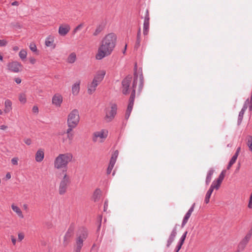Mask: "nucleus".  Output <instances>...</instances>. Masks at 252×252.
<instances>
[{
  "label": "nucleus",
  "instance_id": "f257e3e1",
  "mask_svg": "<svg viewBox=\"0 0 252 252\" xmlns=\"http://www.w3.org/2000/svg\"><path fill=\"white\" fill-rule=\"evenodd\" d=\"M117 41V36L114 33L107 34L102 39L98 53L96 55L97 60H101L110 55L114 50Z\"/></svg>",
  "mask_w": 252,
  "mask_h": 252
},
{
  "label": "nucleus",
  "instance_id": "f03ea898",
  "mask_svg": "<svg viewBox=\"0 0 252 252\" xmlns=\"http://www.w3.org/2000/svg\"><path fill=\"white\" fill-rule=\"evenodd\" d=\"M88 236V231L86 228L84 227L79 228L76 233L75 244L74 248V252H81L83 246V242L87 238Z\"/></svg>",
  "mask_w": 252,
  "mask_h": 252
},
{
  "label": "nucleus",
  "instance_id": "7ed1b4c3",
  "mask_svg": "<svg viewBox=\"0 0 252 252\" xmlns=\"http://www.w3.org/2000/svg\"><path fill=\"white\" fill-rule=\"evenodd\" d=\"M72 154L69 153L60 154L54 160V167L58 169H66L67 164L72 160Z\"/></svg>",
  "mask_w": 252,
  "mask_h": 252
},
{
  "label": "nucleus",
  "instance_id": "20e7f679",
  "mask_svg": "<svg viewBox=\"0 0 252 252\" xmlns=\"http://www.w3.org/2000/svg\"><path fill=\"white\" fill-rule=\"evenodd\" d=\"M137 69V64L135 63V67H134V75L135 74V73H136L137 75L138 76L137 73L136 72ZM135 76L134 75V77ZM133 79H134V77L133 78ZM132 80V77L131 75H127L123 80L122 81V86L121 87V90L122 91V93L124 95H127L129 94L130 90L131 91V93L132 92V86L133 85V83H132L131 86V83ZM134 80H133L132 83H133Z\"/></svg>",
  "mask_w": 252,
  "mask_h": 252
},
{
  "label": "nucleus",
  "instance_id": "39448f33",
  "mask_svg": "<svg viewBox=\"0 0 252 252\" xmlns=\"http://www.w3.org/2000/svg\"><path fill=\"white\" fill-rule=\"evenodd\" d=\"M134 76V79L132 86V90L129 98L128 104L125 114V119L126 120H128L130 115L135 98V89L137 83V75L136 73H135Z\"/></svg>",
  "mask_w": 252,
  "mask_h": 252
},
{
  "label": "nucleus",
  "instance_id": "423d86ee",
  "mask_svg": "<svg viewBox=\"0 0 252 252\" xmlns=\"http://www.w3.org/2000/svg\"><path fill=\"white\" fill-rule=\"evenodd\" d=\"M117 105L115 103H111L110 106L105 108L104 110L105 114V121L107 123L112 121L117 114Z\"/></svg>",
  "mask_w": 252,
  "mask_h": 252
},
{
  "label": "nucleus",
  "instance_id": "0eeeda50",
  "mask_svg": "<svg viewBox=\"0 0 252 252\" xmlns=\"http://www.w3.org/2000/svg\"><path fill=\"white\" fill-rule=\"evenodd\" d=\"M66 171L67 169L63 170V173L64 174L59 185V193L60 195H63L66 192L71 182L70 177L67 175Z\"/></svg>",
  "mask_w": 252,
  "mask_h": 252
},
{
  "label": "nucleus",
  "instance_id": "6e6552de",
  "mask_svg": "<svg viewBox=\"0 0 252 252\" xmlns=\"http://www.w3.org/2000/svg\"><path fill=\"white\" fill-rule=\"evenodd\" d=\"M139 14L141 19H144L143 24V34L147 35L148 33L150 27V15L148 9H140Z\"/></svg>",
  "mask_w": 252,
  "mask_h": 252
},
{
  "label": "nucleus",
  "instance_id": "1a4fd4ad",
  "mask_svg": "<svg viewBox=\"0 0 252 252\" xmlns=\"http://www.w3.org/2000/svg\"><path fill=\"white\" fill-rule=\"evenodd\" d=\"M80 120L79 111L77 109H74L70 112L68 116L67 124H69L72 127H76Z\"/></svg>",
  "mask_w": 252,
  "mask_h": 252
},
{
  "label": "nucleus",
  "instance_id": "9d476101",
  "mask_svg": "<svg viewBox=\"0 0 252 252\" xmlns=\"http://www.w3.org/2000/svg\"><path fill=\"white\" fill-rule=\"evenodd\" d=\"M74 224L73 223L71 224L63 238V244L64 246L67 245L69 242L70 239L72 237L74 234Z\"/></svg>",
  "mask_w": 252,
  "mask_h": 252
},
{
  "label": "nucleus",
  "instance_id": "9b49d317",
  "mask_svg": "<svg viewBox=\"0 0 252 252\" xmlns=\"http://www.w3.org/2000/svg\"><path fill=\"white\" fill-rule=\"evenodd\" d=\"M8 69L13 72H19L21 70L22 65L21 63L14 61L9 63L7 65Z\"/></svg>",
  "mask_w": 252,
  "mask_h": 252
},
{
  "label": "nucleus",
  "instance_id": "f8f14e48",
  "mask_svg": "<svg viewBox=\"0 0 252 252\" xmlns=\"http://www.w3.org/2000/svg\"><path fill=\"white\" fill-rule=\"evenodd\" d=\"M177 225H178L177 224H176L175 226L174 227L173 229H172V231L167 240V243H166V247L167 248H169L175 240V238L177 234Z\"/></svg>",
  "mask_w": 252,
  "mask_h": 252
},
{
  "label": "nucleus",
  "instance_id": "ddd939ff",
  "mask_svg": "<svg viewBox=\"0 0 252 252\" xmlns=\"http://www.w3.org/2000/svg\"><path fill=\"white\" fill-rule=\"evenodd\" d=\"M249 103V99L248 98L245 101L241 110L239 112V114L238 115V121H237L238 125H240L242 121L244 114L248 108V105Z\"/></svg>",
  "mask_w": 252,
  "mask_h": 252
},
{
  "label": "nucleus",
  "instance_id": "4468645a",
  "mask_svg": "<svg viewBox=\"0 0 252 252\" xmlns=\"http://www.w3.org/2000/svg\"><path fill=\"white\" fill-rule=\"evenodd\" d=\"M195 205V203H194L192 205L191 207L188 210L187 213L186 214L185 217H184V219H183V221L182 223V227H183L186 224V223L188 222V221L189 218H190V217L191 215V213H192V212L194 210Z\"/></svg>",
  "mask_w": 252,
  "mask_h": 252
},
{
  "label": "nucleus",
  "instance_id": "2eb2a0df",
  "mask_svg": "<svg viewBox=\"0 0 252 252\" xmlns=\"http://www.w3.org/2000/svg\"><path fill=\"white\" fill-rule=\"evenodd\" d=\"M105 75V71L104 70L98 71L96 74L94 76L93 81L99 84L103 79Z\"/></svg>",
  "mask_w": 252,
  "mask_h": 252
},
{
  "label": "nucleus",
  "instance_id": "dca6fc26",
  "mask_svg": "<svg viewBox=\"0 0 252 252\" xmlns=\"http://www.w3.org/2000/svg\"><path fill=\"white\" fill-rule=\"evenodd\" d=\"M70 27L69 25L66 24L60 26L59 28V33L61 36H65L70 31Z\"/></svg>",
  "mask_w": 252,
  "mask_h": 252
},
{
  "label": "nucleus",
  "instance_id": "f3484780",
  "mask_svg": "<svg viewBox=\"0 0 252 252\" xmlns=\"http://www.w3.org/2000/svg\"><path fill=\"white\" fill-rule=\"evenodd\" d=\"M108 131H106V133L104 134V130L102 129L100 131H96L94 133L93 141L96 142L97 138L99 137L100 138H106L107 136Z\"/></svg>",
  "mask_w": 252,
  "mask_h": 252
},
{
  "label": "nucleus",
  "instance_id": "a211bd4d",
  "mask_svg": "<svg viewBox=\"0 0 252 252\" xmlns=\"http://www.w3.org/2000/svg\"><path fill=\"white\" fill-rule=\"evenodd\" d=\"M63 101V97L59 94H55L52 98V103L57 106H60Z\"/></svg>",
  "mask_w": 252,
  "mask_h": 252
},
{
  "label": "nucleus",
  "instance_id": "6ab92c4d",
  "mask_svg": "<svg viewBox=\"0 0 252 252\" xmlns=\"http://www.w3.org/2000/svg\"><path fill=\"white\" fill-rule=\"evenodd\" d=\"M99 84L93 81L91 83L88 84V93L89 94H91L96 90V87L98 86Z\"/></svg>",
  "mask_w": 252,
  "mask_h": 252
},
{
  "label": "nucleus",
  "instance_id": "aec40b11",
  "mask_svg": "<svg viewBox=\"0 0 252 252\" xmlns=\"http://www.w3.org/2000/svg\"><path fill=\"white\" fill-rule=\"evenodd\" d=\"M44 157V153L42 150H38L35 154V159L37 162H41L43 160Z\"/></svg>",
  "mask_w": 252,
  "mask_h": 252
},
{
  "label": "nucleus",
  "instance_id": "412c9836",
  "mask_svg": "<svg viewBox=\"0 0 252 252\" xmlns=\"http://www.w3.org/2000/svg\"><path fill=\"white\" fill-rule=\"evenodd\" d=\"M45 43L46 46L51 47L53 49H54L56 47L55 44H54V38L51 36H49L46 38Z\"/></svg>",
  "mask_w": 252,
  "mask_h": 252
},
{
  "label": "nucleus",
  "instance_id": "4be33fe9",
  "mask_svg": "<svg viewBox=\"0 0 252 252\" xmlns=\"http://www.w3.org/2000/svg\"><path fill=\"white\" fill-rule=\"evenodd\" d=\"M101 196V191L99 189H97L94 192L93 199L94 202L98 201Z\"/></svg>",
  "mask_w": 252,
  "mask_h": 252
},
{
  "label": "nucleus",
  "instance_id": "5701e85b",
  "mask_svg": "<svg viewBox=\"0 0 252 252\" xmlns=\"http://www.w3.org/2000/svg\"><path fill=\"white\" fill-rule=\"evenodd\" d=\"M4 112L6 113L9 112L12 110V102L9 99H6L4 102Z\"/></svg>",
  "mask_w": 252,
  "mask_h": 252
},
{
  "label": "nucleus",
  "instance_id": "b1692460",
  "mask_svg": "<svg viewBox=\"0 0 252 252\" xmlns=\"http://www.w3.org/2000/svg\"><path fill=\"white\" fill-rule=\"evenodd\" d=\"M214 170L213 168H210L209 170V171H208L206 178V181H205L206 185H208L209 184V183H210L211 179H212V175L214 174Z\"/></svg>",
  "mask_w": 252,
  "mask_h": 252
},
{
  "label": "nucleus",
  "instance_id": "393cba45",
  "mask_svg": "<svg viewBox=\"0 0 252 252\" xmlns=\"http://www.w3.org/2000/svg\"><path fill=\"white\" fill-rule=\"evenodd\" d=\"M80 82L75 83L72 87V93L73 95H76L79 92Z\"/></svg>",
  "mask_w": 252,
  "mask_h": 252
},
{
  "label": "nucleus",
  "instance_id": "a878e982",
  "mask_svg": "<svg viewBox=\"0 0 252 252\" xmlns=\"http://www.w3.org/2000/svg\"><path fill=\"white\" fill-rule=\"evenodd\" d=\"M11 208L13 211L17 213V214L18 215V216L21 218H23L24 216L22 214V212L21 210V209L17 206L14 205V204H12L11 205Z\"/></svg>",
  "mask_w": 252,
  "mask_h": 252
},
{
  "label": "nucleus",
  "instance_id": "bb28decb",
  "mask_svg": "<svg viewBox=\"0 0 252 252\" xmlns=\"http://www.w3.org/2000/svg\"><path fill=\"white\" fill-rule=\"evenodd\" d=\"M140 42H141V30L139 28L138 32H137L136 41V43H135V46H134V48L135 49H137L138 48H139V47L140 45Z\"/></svg>",
  "mask_w": 252,
  "mask_h": 252
},
{
  "label": "nucleus",
  "instance_id": "cd10ccee",
  "mask_svg": "<svg viewBox=\"0 0 252 252\" xmlns=\"http://www.w3.org/2000/svg\"><path fill=\"white\" fill-rule=\"evenodd\" d=\"M144 86V77L141 73L139 76V83L138 86V91L139 93L142 91Z\"/></svg>",
  "mask_w": 252,
  "mask_h": 252
},
{
  "label": "nucleus",
  "instance_id": "c85d7f7f",
  "mask_svg": "<svg viewBox=\"0 0 252 252\" xmlns=\"http://www.w3.org/2000/svg\"><path fill=\"white\" fill-rule=\"evenodd\" d=\"M104 29V25L103 24H102L99 25L97 27L94 32L93 35L94 36L97 35L101 31H102Z\"/></svg>",
  "mask_w": 252,
  "mask_h": 252
},
{
  "label": "nucleus",
  "instance_id": "c756f323",
  "mask_svg": "<svg viewBox=\"0 0 252 252\" xmlns=\"http://www.w3.org/2000/svg\"><path fill=\"white\" fill-rule=\"evenodd\" d=\"M213 191V190L212 189L209 188V190L207 191L206 194L205 195V202L206 204H208L209 202L210 198L211 197V195Z\"/></svg>",
  "mask_w": 252,
  "mask_h": 252
},
{
  "label": "nucleus",
  "instance_id": "7c9ffc66",
  "mask_svg": "<svg viewBox=\"0 0 252 252\" xmlns=\"http://www.w3.org/2000/svg\"><path fill=\"white\" fill-rule=\"evenodd\" d=\"M76 59V56L74 53H71L67 58V62L70 63H74Z\"/></svg>",
  "mask_w": 252,
  "mask_h": 252
},
{
  "label": "nucleus",
  "instance_id": "2f4dec72",
  "mask_svg": "<svg viewBox=\"0 0 252 252\" xmlns=\"http://www.w3.org/2000/svg\"><path fill=\"white\" fill-rule=\"evenodd\" d=\"M221 184V183L220 182H219L217 180H215L213 182L210 188L212 189L213 190L214 189H218L220 186Z\"/></svg>",
  "mask_w": 252,
  "mask_h": 252
},
{
  "label": "nucleus",
  "instance_id": "473e14b6",
  "mask_svg": "<svg viewBox=\"0 0 252 252\" xmlns=\"http://www.w3.org/2000/svg\"><path fill=\"white\" fill-rule=\"evenodd\" d=\"M249 241H246V239L244 238L242 240V241L240 243L239 246H238V251L237 252H239L240 250H243L245 247H246V245L248 243Z\"/></svg>",
  "mask_w": 252,
  "mask_h": 252
},
{
  "label": "nucleus",
  "instance_id": "72a5a7b5",
  "mask_svg": "<svg viewBox=\"0 0 252 252\" xmlns=\"http://www.w3.org/2000/svg\"><path fill=\"white\" fill-rule=\"evenodd\" d=\"M119 155V151L118 150H116L112 154L111 158L110 160V162H113L114 163H116L117 158H118Z\"/></svg>",
  "mask_w": 252,
  "mask_h": 252
},
{
  "label": "nucleus",
  "instance_id": "f704fd0d",
  "mask_svg": "<svg viewBox=\"0 0 252 252\" xmlns=\"http://www.w3.org/2000/svg\"><path fill=\"white\" fill-rule=\"evenodd\" d=\"M19 100L22 103H25L27 101L26 96L25 94H21L19 96Z\"/></svg>",
  "mask_w": 252,
  "mask_h": 252
},
{
  "label": "nucleus",
  "instance_id": "c9c22d12",
  "mask_svg": "<svg viewBox=\"0 0 252 252\" xmlns=\"http://www.w3.org/2000/svg\"><path fill=\"white\" fill-rule=\"evenodd\" d=\"M27 55V53L25 50H21L19 53V57L22 60H24L26 58Z\"/></svg>",
  "mask_w": 252,
  "mask_h": 252
},
{
  "label": "nucleus",
  "instance_id": "e433bc0d",
  "mask_svg": "<svg viewBox=\"0 0 252 252\" xmlns=\"http://www.w3.org/2000/svg\"><path fill=\"white\" fill-rule=\"evenodd\" d=\"M115 164V163H114L113 162H109V164L107 169V174H110L111 173V171L114 166Z\"/></svg>",
  "mask_w": 252,
  "mask_h": 252
},
{
  "label": "nucleus",
  "instance_id": "4c0bfd02",
  "mask_svg": "<svg viewBox=\"0 0 252 252\" xmlns=\"http://www.w3.org/2000/svg\"><path fill=\"white\" fill-rule=\"evenodd\" d=\"M225 171H222L220 174L219 177L218 178V179H217V181H219V182H220L221 183H222L223 180L224 179V173H225Z\"/></svg>",
  "mask_w": 252,
  "mask_h": 252
},
{
  "label": "nucleus",
  "instance_id": "58836bf2",
  "mask_svg": "<svg viewBox=\"0 0 252 252\" xmlns=\"http://www.w3.org/2000/svg\"><path fill=\"white\" fill-rule=\"evenodd\" d=\"M84 26L83 23H81L78 26H77L73 31V33L75 34L78 31L80 30Z\"/></svg>",
  "mask_w": 252,
  "mask_h": 252
},
{
  "label": "nucleus",
  "instance_id": "ea45409f",
  "mask_svg": "<svg viewBox=\"0 0 252 252\" xmlns=\"http://www.w3.org/2000/svg\"><path fill=\"white\" fill-rule=\"evenodd\" d=\"M188 233L187 231H186L181 236V237L180 239V240L178 243H181L182 244H183L184 243V241L185 240V239L186 238L187 234Z\"/></svg>",
  "mask_w": 252,
  "mask_h": 252
},
{
  "label": "nucleus",
  "instance_id": "a19ab883",
  "mask_svg": "<svg viewBox=\"0 0 252 252\" xmlns=\"http://www.w3.org/2000/svg\"><path fill=\"white\" fill-rule=\"evenodd\" d=\"M30 49L32 52H36L37 51V48L36 45L34 43H31L30 45Z\"/></svg>",
  "mask_w": 252,
  "mask_h": 252
},
{
  "label": "nucleus",
  "instance_id": "79ce46f5",
  "mask_svg": "<svg viewBox=\"0 0 252 252\" xmlns=\"http://www.w3.org/2000/svg\"><path fill=\"white\" fill-rule=\"evenodd\" d=\"M67 134V139H68V143L70 144L71 143L73 137V134L72 133H66Z\"/></svg>",
  "mask_w": 252,
  "mask_h": 252
},
{
  "label": "nucleus",
  "instance_id": "37998d69",
  "mask_svg": "<svg viewBox=\"0 0 252 252\" xmlns=\"http://www.w3.org/2000/svg\"><path fill=\"white\" fill-rule=\"evenodd\" d=\"M237 158L238 156H236V154H234L230 160L229 162L234 164L236 162Z\"/></svg>",
  "mask_w": 252,
  "mask_h": 252
},
{
  "label": "nucleus",
  "instance_id": "c03bdc74",
  "mask_svg": "<svg viewBox=\"0 0 252 252\" xmlns=\"http://www.w3.org/2000/svg\"><path fill=\"white\" fill-rule=\"evenodd\" d=\"M108 200L106 199L104 203V207H103V211L106 212L107 211V209L108 208Z\"/></svg>",
  "mask_w": 252,
  "mask_h": 252
},
{
  "label": "nucleus",
  "instance_id": "a18cd8bd",
  "mask_svg": "<svg viewBox=\"0 0 252 252\" xmlns=\"http://www.w3.org/2000/svg\"><path fill=\"white\" fill-rule=\"evenodd\" d=\"M248 145L250 148V150L252 151V137L248 141Z\"/></svg>",
  "mask_w": 252,
  "mask_h": 252
},
{
  "label": "nucleus",
  "instance_id": "49530a36",
  "mask_svg": "<svg viewBox=\"0 0 252 252\" xmlns=\"http://www.w3.org/2000/svg\"><path fill=\"white\" fill-rule=\"evenodd\" d=\"M183 244L178 243V245H177L175 250L174 251V252H178L179 250L181 249Z\"/></svg>",
  "mask_w": 252,
  "mask_h": 252
},
{
  "label": "nucleus",
  "instance_id": "de8ad7c7",
  "mask_svg": "<svg viewBox=\"0 0 252 252\" xmlns=\"http://www.w3.org/2000/svg\"><path fill=\"white\" fill-rule=\"evenodd\" d=\"M7 44V42L6 40L4 39L0 40V47L1 46H5Z\"/></svg>",
  "mask_w": 252,
  "mask_h": 252
},
{
  "label": "nucleus",
  "instance_id": "09e8293b",
  "mask_svg": "<svg viewBox=\"0 0 252 252\" xmlns=\"http://www.w3.org/2000/svg\"><path fill=\"white\" fill-rule=\"evenodd\" d=\"M18 158H13L11 159V163H12L13 165H17V164H18Z\"/></svg>",
  "mask_w": 252,
  "mask_h": 252
},
{
  "label": "nucleus",
  "instance_id": "8fccbe9b",
  "mask_svg": "<svg viewBox=\"0 0 252 252\" xmlns=\"http://www.w3.org/2000/svg\"><path fill=\"white\" fill-rule=\"evenodd\" d=\"M252 235V234L249 232L245 237L244 239H246V241H249Z\"/></svg>",
  "mask_w": 252,
  "mask_h": 252
},
{
  "label": "nucleus",
  "instance_id": "3c124183",
  "mask_svg": "<svg viewBox=\"0 0 252 252\" xmlns=\"http://www.w3.org/2000/svg\"><path fill=\"white\" fill-rule=\"evenodd\" d=\"M32 111L33 113L37 114L38 113V108L37 106H34L32 107Z\"/></svg>",
  "mask_w": 252,
  "mask_h": 252
},
{
  "label": "nucleus",
  "instance_id": "603ef678",
  "mask_svg": "<svg viewBox=\"0 0 252 252\" xmlns=\"http://www.w3.org/2000/svg\"><path fill=\"white\" fill-rule=\"evenodd\" d=\"M68 128L66 130V133H71L70 132L72 131V129L75 128V127H72L70 126L69 124H67Z\"/></svg>",
  "mask_w": 252,
  "mask_h": 252
},
{
  "label": "nucleus",
  "instance_id": "864d4df0",
  "mask_svg": "<svg viewBox=\"0 0 252 252\" xmlns=\"http://www.w3.org/2000/svg\"><path fill=\"white\" fill-rule=\"evenodd\" d=\"M24 142L28 145H30L32 143V141H31V139H30V138L25 139L24 140Z\"/></svg>",
  "mask_w": 252,
  "mask_h": 252
},
{
  "label": "nucleus",
  "instance_id": "5fc2aeb1",
  "mask_svg": "<svg viewBox=\"0 0 252 252\" xmlns=\"http://www.w3.org/2000/svg\"><path fill=\"white\" fill-rule=\"evenodd\" d=\"M24 238V235L22 233H20L18 234V239L19 241H22Z\"/></svg>",
  "mask_w": 252,
  "mask_h": 252
},
{
  "label": "nucleus",
  "instance_id": "6e6d98bb",
  "mask_svg": "<svg viewBox=\"0 0 252 252\" xmlns=\"http://www.w3.org/2000/svg\"><path fill=\"white\" fill-rule=\"evenodd\" d=\"M250 111H252V100H249V103L248 105Z\"/></svg>",
  "mask_w": 252,
  "mask_h": 252
},
{
  "label": "nucleus",
  "instance_id": "4d7b16f0",
  "mask_svg": "<svg viewBox=\"0 0 252 252\" xmlns=\"http://www.w3.org/2000/svg\"><path fill=\"white\" fill-rule=\"evenodd\" d=\"M11 241L14 245H15L16 242V239L13 236H11Z\"/></svg>",
  "mask_w": 252,
  "mask_h": 252
},
{
  "label": "nucleus",
  "instance_id": "13d9d810",
  "mask_svg": "<svg viewBox=\"0 0 252 252\" xmlns=\"http://www.w3.org/2000/svg\"><path fill=\"white\" fill-rule=\"evenodd\" d=\"M11 177V174L9 172H8L6 173L5 176V178L6 180L10 179Z\"/></svg>",
  "mask_w": 252,
  "mask_h": 252
},
{
  "label": "nucleus",
  "instance_id": "bf43d9fd",
  "mask_svg": "<svg viewBox=\"0 0 252 252\" xmlns=\"http://www.w3.org/2000/svg\"><path fill=\"white\" fill-rule=\"evenodd\" d=\"M15 81L17 84H20L21 82V79L20 78H16L15 79Z\"/></svg>",
  "mask_w": 252,
  "mask_h": 252
},
{
  "label": "nucleus",
  "instance_id": "052dcab7",
  "mask_svg": "<svg viewBox=\"0 0 252 252\" xmlns=\"http://www.w3.org/2000/svg\"><path fill=\"white\" fill-rule=\"evenodd\" d=\"M11 5L13 6H18L19 5V2L17 1H15L11 3Z\"/></svg>",
  "mask_w": 252,
  "mask_h": 252
},
{
  "label": "nucleus",
  "instance_id": "680f3d73",
  "mask_svg": "<svg viewBox=\"0 0 252 252\" xmlns=\"http://www.w3.org/2000/svg\"><path fill=\"white\" fill-rule=\"evenodd\" d=\"M7 128V126L5 125L0 126V129L1 130H5Z\"/></svg>",
  "mask_w": 252,
  "mask_h": 252
},
{
  "label": "nucleus",
  "instance_id": "e2e57ef3",
  "mask_svg": "<svg viewBox=\"0 0 252 252\" xmlns=\"http://www.w3.org/2000/svg\"><path fill=\"white\" fill-rule=\"evenodd\" d=\"M240 149H241V148L240 147H238L237 149V150H236V152H235V153L234 154H236V156H238L239 152L240 151Z\"/></svg>",
  "mask_w": 252,
  "mask_h": 252
},
{
  "label": "nucleus",
  "instance_id": "0e129e2a",
  "mask_svg": "<svg viewBox=\"0 0 252 252\" xmlns=\"http://www.w3.org/2000/svg\"><path fill=\"white\" fill-rule=\"evenodd\" d=\"M248 207L249 208H252V200H249V204H248Z\"/></svg>",
  "mask_w": 252,
  "mask_h": 252
},
{
  "label": "nucleus",
  "instance_id": "69168bd1",
  "mask_svg": "<svg viewBox=\"0 0 252 252\" xmlns=\"http://www.w3.org/2000/svg\"><path fill=\"white\" fill-rule=\"evenodd\" d=\"M233 164L229 162L228 164L227 165V169H229Z\"/></svg>",
  "mask_w": 252,
  "mask_h": 252
},
{
  "label": "nucleus",
  "instance_id": "338daca9",
  "mask_svg": "<svg viewBox=\"0 0 252 252\" xmlns=\"http://www.w3.org/2000/svg\"><path fill=\"white\" fill-rule=\"evenodd\" d=\"M30 62L32 64H34L35 63V60L34 59H31Z\"/></svg>",
  "mask_w": 252,
  "mask_h": 252
},
{
  "label": "nucleus",
  "instance_id": "774afa93",
  "mask_svg": "<svg viewBox=\"0 0 252 252\" xmlns=\"http://www.w3.org/2000/svg\"><path fill=\"white\" fill-rule=\"evenodd\" d=\"M18 49H19V48H18V47L17 46H15V47H14L13 48V50H14V51H17V50H18Z\"/></svg>",
  "mask_w": 252,
  "mask_h": 252
}]
</instances>
